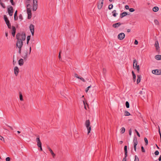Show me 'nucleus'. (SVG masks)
Segmentation results:
<instances>
[{"label": "nucleus", "mask_w": 161, "mask_h": 161, "mask_svg": "<svg viewBox=\"0 0 161 161\" xmlns=\"http://www.w3.org/2000/svg\"><path fill=\"white\" fill-rule=\"evenodd\" d=\"M26 38L25 34L24 32L18 33L16 35V38L17 40L24 41Z\"/></svg>", "instance_id": "f257e3e1"}, {"label": "nucleus", "mask_w": 161, "mask_h": 161, "mask_svg": "<svg viewBox=\"0 0 161 161\" xmlns=\"http://www.w3.org/2000/svg\"><path fill=\"white\" fill-rule=\"evenodd\" d=\"M90 122L89 119L87 120L85 123V125L88 131V134L90 132L91 130V127L90 125Z\"/></svg>", "instance_id": "f03ea898"}, {"label": "nucleus", "mask_w": 161, "mask_h": 161, "mask_svg": "<svg viewBox=\"0 0 161 161\" xmlns=\"http://www.w3.org/2000/svg\"><path fill=\"white\" fill-rule=\"evenodd\" d=\"M133 67L134 69H136L137 72L139 73L140 70V67L139 65H137V61L136 59L133 60Z\"/></svg>", "instance_id": "7ed1b4c3"}, {"label": "nucleus", "mask_w": 161, "mask_h": 161, "mask_svg": "<svg viewBox=\"0 0 161 161\" xmlns=\"http://www.w3.org/2000/svg\"><path fill=\"white\" fill-rule=\"evenodd\" d=\"M4 19V20L6 22V24L7 25L8 28L9 29H11V24L10 23L8 19L7 16L5 15H4L3 16Z\"/></svg>", "instance_id": "20e7f679"}, {"label": "nucleus", "mask_w": 161, "mask_h": 161, "mask_svg": "<svg viewBox=\"0 0 161 161\" xmlns=\"http://www.w3.org/2000/svg\"><path fill=\"white\" fill-rule=\"evenodd\" d=\"M23 46V41L20 40H17L16 47L19 48H21Z\"/></svg>", "instance_id": "39448f33"}, {"label": "nucleus", "mask_w": 161, "mask_h": 161, "mask_svg": "<svg viewBox=\"0 0 161 161\" xmlns=\"http://www.w3.org/2000/svg\"><path fill=\"white\" fill-rule=\"evenodd\" d=\"M125 36V34L123 33H121L118 35L117 37L119 40H122L124 38Z\"/></svg>", "instance_id": "423d86ee"}, {"label": "nucleus", "mask_w": 161, "mask_h": 161, "mask_svg": "<svg viewBox=\"0 0 161 161\" xmlns=\"http://www.w3.org/2000/svg\"><path fill=\"white\" fill-rule=\"evenodd\" d=\"M30 31L31 33L32 36H34V26L32 24H31L29 26Z\"/></svg>", "instance_id": "0eeeda50"}, {"label": "nucleus", "mask_w": 161, "mask_h": 161, "mask_svg": "<svg viewBox=\"0 0 161 161\" xmlns=\"http://www.w3.org/2000/svg\"><path fill=\"white\" fill-rule=\"evenodd\" d=\"M8 10L9 15L10 16H12L13 13V7L12 6H10L9 8H8Z\"/></svg>", "instance_id": "6e6552de"}, {"label": "nucleus", "mask_w": 161, "mask_h": 161, "mask_svg": "<svg viewBox=\"0 0 161 161\" xmlns=\"http://www.w3.org/2000/svg\"><path fill=\"white\" fill-rule=\"evenodd\" d=\"M152 73L155 75H159L161 74V70L158 69L153 70H152Z\"/></svg>", "instance_id": "1a4fd4ad"}, {"label": "nucleus", "mask_w": 161, "mask_h": 161, "mask_svg": "<svg viewBox=\"0 0 161 161\" xmlns=\"http://www.w3.org/2000/svg\"><path fill=\"white\" fill-rule=\"evenodd\" d=\"M36 142L37 143V145L38 147H40V146H42V143L41 142L39 136L36 139Z\"/></svg>", "instance_id": "9d476101"}, {"label": "nucleus", "mask_w": 161, "mask_h": 161, "mask_svg": "<svg viewBox=\"0 0 161 161\" xmlns=\"http://www.w3.org/2000/svg\"><path fill=\"white\" fill-rule=\"evenodd\" d=\"M14 74L16 75V76H17L18 74L19 71V69H18V68L16 66L14 67Z\"/></svg>", "instance_id": "9b49d317"}, {"label": "nucleus", "mask_w": 161, "mask_h": 161, "mask_svg": "<svg viewBox=\"0 0 161 161\" xmlns=\"http://www.w3.org/2000/svg\"><path fill=\"white\" fill-rule=\"evenodd\" d=\"M22 57L25 59H26L27 58V51H25L22 54Z\"/></svg>", "instance_id": "f8f14e48"}, {"label": "nucleus", "mask_w": 161, "mask_h": 161, "mask_svg": "<svg viewBox=\"0 0 161 161\" xmlns=\"http://www.w3.org/2000/svg\"><path fill=\"white\" fill-rule=\"evenodd\" d=\"M121 24L120 22H118L113 24L112 26L114 28H117L120 25H121Z\"/></svg>", "instance_id": "ddd939ff"}, {"label": "nucleus", "mask_w": 161, "mask_h": 161, "mask_svg": "<svg viewBox=\"0 0 161 161\" xmlns=\"http://www.w3.org/2000/svg\"><path fill=\"white\" fill-rule=\"evenodd\" d=\"M127 15H128L127 13L126 12H124L120 14V18H122L123 17H125V16Z\"/></svg>", "instance_id": "4468645a"}, {"label": "nucleus", "mask_w": 161, "mask_h": 161, "mask_svg": "<svg viewBox=\"0 0 161 161\" xmlns=\"http://www.w3.org/2000/svg\"><path fill=\"white\" fill-rule=\"evenodd\" d=\"M133 142L134 146H136L138 142L137 138L136 137H134L133 139Z\"/></svg>", "instance_id": "2eb2a0df"}, {"label": "nucleus", "mask_w": 161, "mask_h": 161, "mask_svg": "<svg viewBox=\"0 0 161 161\" xmlns=\"http://www.w3.org/2000/svg\"><path fill=\"white\" fill-rule=\"evenodd\" d=\"M125 156L126 158L127 156V146H125L124 147Z\"/></svg>", "instance_id": "dca6fc26"}, {"label": "nucleus", "mask_w": 161, "mask_h": 161, "mask_svg": "<svg viewBox=\"0 0 161 161\" xmlns=\"http://www.w3.org/2000/svg\"><path fill=\"white\" fill-rule=\"evenodd\" d=\"M16 32V29L15 27H12V36H14Z\"/></svg>", "instance_id": "f3484780"}, {"label": "nucleus", "mask_w": 161, "mask_h": 161, "mask_svg": "<svg viewBox=\"0 0 161 161\" xmlns=\"http://www.w3.org/2000/svg\"><path fill=\"white\" fill-rule=\"evenodd\" d=\"M137 83L138 84L141 81V76L140 75H137Z\"/></svg>", "instance_id": "a211bd4d"}, {"label": "nucleus", "mask_w": 161, "mask_h": 161, "mask_svg": "<svg viewBox=\"0 0 161 161\" xmlns=\"http://www.w3.org/2000/svg\"><path fill=\"white\" fill-rule=\"evenodd\" d=\"M37 7V3H33V10L35 11L36 10Z\"/></svg>", "instance_id": "6ab92c4d"}, {"label": "nucleus", "mask_w": 161, "mask_h": 161, "mask_svg": "<svg viewBox=\"0 0 161 161\" xmlns=\"http://www.w3.org/2000/svg\"><path fill=\"white\" fill-rule=\"evenodd\" d=\"M132 74L133 77V81H134V82H135L136 80V75L134 73L133 71H132Z\"/></svg>", "instance_id": "aec40b11"}, {"label": "nucleus", "mask_w": 161, "mask_h": 161, "mask_svg": "<svg viewBox=\"0 0 161 161\" xmlns=\"http://www.w3.org/2000/svg\"><path fill=\"white\" fill-rule=\"evenodd\" d=\"M24 64V62L23 61V59L22 58H20L19 60V64L20 66Z\"/></svg>", "instance_id": "412c9836"}, {"label": "nucleus", "mask_w": 161, "mask_h": 161, "mask_svg": "<svg viewBox=\"0 0 161 161\" xmlns=\"http://www.w3.org/2000/svg\"><path fill=\"white\" fill-rule=\"evenodd\" d=\"M155 46L156 48V50H157L159 48V44L158 42V41H156L155 42Z\"/></svg>", "instance_id": "4be33fe9"}, {"label": "nucleus", "mask_w": 161, "mask_h": 161, "mask_svg": "<svg viewBox=\"0 0 161 161\" xmlns=\"http://www.w3.org/2000/svg\"><path fill=\"white\" fill-rule=\"evenodd\" d=\"M155 58L158 60H161V55H158L155 56Z\"/></svg>", "instance_id": "5701e85b"}, {"label": "nucleus", "mask_w": 161, "mask_h": 161, "mask_svg": "<svg viewBox=\"0 0 161 161\" xmlns=\"http://www.w3.org/2000/svg\"><path fill=\"white\" fill-rule=\"evenodd\" d=\"M17 11L16 10L15 13H14V19L15 20H17L18 19V17L17 16Z\"/></svg>", "instance_id": "b1692460"}, {"label": "nucleus", "mask_w": 161, "mask_h": 161, "mask_svg": "<svg viewBox=\"0 0 161 161\" xmlns=\"http://www.w3.org/2000/svg\"><path fill=\"white\" fill-rule=\"evenodd\" d=\"M153 10L154 12H157L158 10V7H155L153 8Z\"/></svg>", "instance_id": "393cba45"}, {"label": "nucleus", "mask_w": 161, "mask_h": 161, "mask_svg": "<svg viewBox=\"0 0 161 161\" xmlns=\"http://www.w3.org/2000/svg\"><path fill=\"white\" fill-rule=\"evenodd\" d=\"M27 12L28 14H31V10L30 8H27Z\"/></svg>", "instance_id": "a878e982"}, {"label": "nucleus", "mask_w": 161, "mask_h": 161, "mask_svg": "<svg viewBox=\"0 0 161 161\" xmlns=\"http://www.w3.org/2000/svg\"><path fill=\"white\" fill-rule=\"evenodd\" d=\"M31 36H28L27 37V44H28L29 43V41L30 40Z\"/></svg>", "instance_id": "bb28decb"}, {"label": "nucleus", "mask_w": 161, "mask_h": 161, "mask_svg": "<svg viewBox=\"0 0 161 161\" xmlns=\"http://www.w3.org/2000/svg\"><path fill=\"white\" fill-rule=\"evenodd\" d=\"M144 139L145 142V145H147L148 144V142L147 139L146 137H145Z\"/></svg>", "instance_id": "cd10ccee"}, {"label": "nucleus", "mask_w": 161, "mask_h": 161, "mask_svg": "<svg viewBox=\"0 0 161 161\" xmlns=\"http://www.w3.org/2000/svg\"><path fill=\"white\" fill-rule=\"evenodd\" d=\"M121 133L122 134L124 133L125 132V128L124 127H122L121 128Z\"/></svg>", "instance_id": "c85d7f7f"}, {"label": "nucleus", "mask_w": 161, "mask_h": 161, "mask_svg": "<svg viewBox=\"0 0 161 161\" xmlns=\"http://www.w3.org/2000/svg\"><path fill=\"white\" fill-rule=\"evenodd\" d=\"M154 22L155 24L156 25H159V23L157 19H155L154 20Z\"/></svg>", "instance_id": "c756f323"}, {"label": "nucleus", "mask_w": 161, "mask_h": 161, "mask_svg": "<svg viewBox=\"0 0 161 161\" xmlns=\"http://www.w3.org/2000/svg\"><path fill=\"white\" fill-rule=\"evenodd\" d=\"M125 106L127 108H129L130 107L129 103L128 101H126L125 102Z\"/></svg>", "instance_id": "7c9ffc66"}, {"label": "nucleus", "mask_w": 161, "mask_h": 161, "mask_svg": "<svg viewBox=\"0 0 161 161\" xmlns=\"http://www.w3.org/2000/svg\"><path fill=\"white\" fill-rule=\"evenodd\" d=\"M113 8V5L112 4H110L108 7L109 9L110 10L112 9Z\"/></svg>", "instance_id": "2f4dec72"}, {"label": "nucleus", "mask_w": 161, "mask_h": 161, "mask_svg": "<svg viewBox=\"0 0 161 161\" xmlns=\"http://www.w3.org/2000/svg\"><path fill=\"white\" fill-rule=\"evenodd\" d=\"M134 161H139V158L136 155L135 156V159Z\"/></svg>", "instance_id": "473e14b6"}, {"label": "nucleus", "mask_w": 161, "mask_h": 161, "mask_svg": "<svg viewBox=\"0 0 161 161\" xmlns=\"http://www.w3.org/2000/svg\"><path fill=\"white\" fill-rule=\"evenodd\" d=\"M103 75H104L106 72V70L105 68L103 69Z\"/></svg>", "instance_id": "72a5a7b5"}, {"label": "nucleus", "mask_w": 161, "mask_h": 161, "mask_svg": "<svg viewBox=\"0 0 161 161\" xmlns=\"http://www.w3.org/2000/svg\"><path fill=\"white\" fill-rule=\"evenodd\" d=\"M125 115L129 116L130 115V113L127 111H126L125 112Z\"/></svg>", "instance_id": "f704fd0d"}, {"label": "nucleus", "mask_w": 161, "mask_h": 161, "mask_svg": "<svg viewBox=\"0 0 161 161\" xmlns=\"http://www.w3.org/2000/svg\"><path fill=\"white\" fill-rule=\"evenodd\" d=\"M61 52V51H60L59 52V55H58V58H59V59L60 60L62 61V58H61V55H60Z\"/></svg>", "instance_id": "c9c22d12"}, {"label": "nucleus", "mask_w": 161, "mask_h": 161, "mask_svg": "<svg viewBox=\"0 0 161 161\" xmlns=\"http://www.w3.org/2000/svg\"><path fill=\"white\" fill-rule=\"evenodd\" d=\"M74 76L78 79H79L80 77L78 76V75L76 73L74 74Z\"/></svg>", "instance_id": "e433bc0d"}, {"label": "nucleus", "mask_w": 161, "mask_h": 161, "mask_svg": "<svg viewBox=\"0 0 161 161\" xmlns=\"http://www.w3.org/2000/svg\"><path fill=\"white\" fill-rule=\"evenodd\" d=\"M19 98H20V100L21 101L23 100V97L21 94H19Z\"/></svg>", "instance_id": "4c0bfd02"}, {"label": "nucleus", "mask_w": 161, "mask_h": 161, "mask_svg": "<svg viewBox=\"0 0 161 161\" xmlns=\"http://www.w3.org/2000/svg\"><path fill=\"white\" fill-rule=\"evenodd\" d=\"M0 5H1V6H2V7L3 8H5V7L4 4V3H2L1 2L0 3Z\"/></svg>", "instance_id": "58836bf2"}, {"label": "nucleus", "mask_w": 161, "mask_h": 161, "mask_svg": "<svg viewBox=\"0 0 161 161\" xmlns=\"http://www.w3.org/2000/svg\"><path fill=\"white\" fill-rule=\"evenodd\" d=\"M91 86L90 85V86H88L86 89V92H87L88 91L89 89L91 88Z\"/></svg>", "instance_id": "ea45409f"}, {"label": "nucleus", "mask_w": 161, "mask_h": 161, "mask_svg": "<svg viewBox=\"0 0 161 161\" xmlns=\"http://www.w3.org/2000/svg\"><path fill=\"white\" fill-rule=\"evenodd\" d=\"M6 125L8 127H9L12 130H13V127H12V126H9V125H7V124H6Z\"/></svg>", "instance_id": "a19ab883"}, {"label": "nucleus", "mask_w": 161, "mask_h": 161, "mask_svg": "<svg viewBox=\"0 0 161 161\" xmlns=\"http://www.w3.org/2000/svg\"><path fill=\"white\" fill-rule=\"evenodd\" d=\"M141 150L142 152L145 153V150L143 146L141 147Z\"/></svg>", "instance_id": "79ce46f5"}, {"label": "nucleus", "mask_w": 161, "mask_h": 161, "mask_svg": "<svg viewBox=\"0 0 161 161\" xmlns=\"http://www.w3.org/2000/svg\"><path fill=\"white\" fill-rule=\"evenodd\" d=\"M19 18L21 20H22L23 19V17L22 15L21 14H20L19 16Z\"/></svg>", "instance_id": "37998d69"}, {"label": "nucleus", "mask_w": 161, "mask_h": 161, "mask_svg": "<svg viewBox=\"0 0 161 161\" xmlns=\"http://www.w3.org/2000/svg\"><path fill=\"white\" fill-rule=\"evenodd\" d=\"M0 140L4 142V140L3 137L0 135Z\"/></svg>", "instance_id": "c03bdc74"}, {"label": "nucleus", "mask_w": 161, "mask_h": 161, "mask_svg": "<svg viewBox=\"0 0 161 161\" xmlns=\"http://www.w3.org/2000/svg\"><path fill=\"white\" fill-rule=\"evenodd\" d=\"M159 152L158 151H156L154 153V154L156 155H158L159 154Z\"/></svg>", "instance_id": "a18cd8bd"}, {"label": "nucleus", "mask_w": 161, "mask_h": 161, "mask_svg": "<svg viewBox=\"0 0 161 161\" xmlns=\"http://www.w3.org/2000/svg\"><path fill=\"white\" fill-rule=\"evenodd\" d=\"M135 10L133 8H130L129 9V11L130 12H133L134 11H135Z\"/></svg>", "instance_id": "49530a36"}, {"label": "nucleus", "mask_w": 161, "mask_h": 161, "mask_svg": "<svg viewBox=\"0 0 161 161\" xmlns=\"http://www.w3.org/2000/svg\"><path fill=\"white\" fill-rule=\"evenodd\" d=\"M47 148L48 149V150L51 153L53 152L52 150L49 147H47Z\"/></svg>", "instance_id": "de8ad7c7"}, {"label": "nucleus", "mask_w": 161, "mask_h": 161, "mask_svg": "<svg viewBox=\"0 0 161 161\" xmlns=\"http://www.w3.org/2000/svg\"><path fill=\"white\" fill-rule=\"evenodd\" d=\"M79 79H80L81 80H82V81H83L84 82H85L86 81L82 77H80V78H79Z\"/></svg>", "instance_id": "09e8293b"}, {"label": "nucleus", "mask_w": 161, "mask_h": 161, "mask_svg": "<svg viewBox=\"0 0 161 161\" xmlns=\"http://www.w3.org/2000/svg\"><path fill=\"white\" fill-rule=\"evenodd\" d=\"M52 155V156L53 158H54L55 157V156H56L55 154L53 152L51 153Z\"/></svg>", "instance_id": "8fccbe9b"}, {"label": "nucleus", "mask_w": 161, "mask_h": 161, "mask_svg": "<svg viewBox=\"0 0 161 161\" xmlns=\"http://www.w3.org/2000/svg\"><path fill=\"white\" fill-rule=\"evenodd\" d=\"M10 2L12 5H14V3L13 1V0H10Z\"/></svg>", "instance_id": "3c124183"}, {"label": "nucleus", "mask_w": 161, "mask_h": 161, "mask_svg": "<svg viewBox=\"0 0 161 161\" xmlns=\"http://www.w3.org/2000/svg\"><path fill=\"white\" fill-rule=\"evenodd\" d=\"M31 14H28V19H30L31 18Z\"/></svg>", "instance_id": "603ef678"}, {"label": "nucleus", "mask_w": 161, "mask_h": 161, "mask_svg": "<svg viewBox=\"0 0 161 161\" xmlns=\"http://www.w3.org/2000/svg\"><path fill=\"white\" fill-rule=\"evenodd\" d=\"M10 160V158L9 157H8L6 158V161H9Z\"/></svg>", "instance_id": "864d4df0"}, {"label": "nucleus", "mask_w": 161, "mask_h": 161, "mask_svg": "<svg viewBox=\"0 0 161 161\" xmlns=\"http://www.w3.org/2000/svg\"><path fill=\"white\" fill-rule=\"evenodd\" d=\"M33 3H37V0H33Z\"/></svg>", "instance_id": "5fc2aeb1"}, {"label": "nucleus", "mask_w": 161, "mask_h": 161, "mask_svg": "<svg viewBox=\"0 0 161 161\" xmlns=\"http://www.w3.org/2000/svg\"><path fill=\"white\" fill-rule=\"evenodd\" d=\"M134 44L135 45H137L138 44V42L136 40L135 41Z\"/></svg>", "instance_id": "6e6d98bb"}, {"label": "nucleus", "mask_w": 161, "mask_h": 161, "mask_svg": "<svg viewBox=\"0 0 161 161\" xmlns=\"http://www.w3.org/2000/svg\"><path fill=\"white\" fill-rule=\"evenodd\" d=\"M97 7H98V8L99 9H101V5H100V3H98V4Z\"/></svg>", "instance_id": "4d7b16f0"}, {"label": "nucleus", "mask_w": 161, "mask_h": 161, "mask_svg": "<svg viewBox=\"0 0 161 161\" xmlns=\"http://www.w3.org/2000/svg\"><path fill=\"white\" fill-rule=\"evenodd\" d=\"M125 8L126 9H129V6L128 5H126L125 6Z\"/></svg>", "instance_id": "13d9d810"}, {"label": "nucleus", "mask_w": 161, "mask_h": 161, "mask_svg": "<svg viewBox=\"0 0 161 161\" xmlns=\"http://www.w3.org/2000/svg\"><path fill=\"white\" fill-rule=\"evenodd\" d=\"M129 134L130 136L131 135V129H130L129 131Z\"/></svg>", "instance_id": "bf43d9fd"}, {"label": "nucleus", "mask_w": 161, "mask_h": 161, "mask_svg": "<svg viewBox=\"0 0 161 161\" xmlns=\"http://www.w3.org/2000/svg\"><path fill=\"white\" fill-rule=\"evenodd\" d=\"M118 14L116 13H115V14H113V15L114 17H116V15H117V14Z\"/></svg>", "instance_id": "052dcab7"}, {"label": "nucleus", "mask_w": 161, "mask_h": 161, "mask_svg": "<svg viewBox=\"0 0 161 161\" xmlns=\"http://www.w3.org/2000/svg\"><path fill=\"white\" fill-rule=\"evenodd\" d=\"M116 10H114L112 11V13H113V14L116 13Z\"/></svg>", "instance_id": "680f3d73"}, {"label": "nucleus", "mask_w": 161, "mask_h": 161, "mask_svg": "<svg viewBox=\"0 0 161 161\" xmlns=\"http://www.w3.org/2000/svg\"><path fill=\"white\" fill-rule=\"evenodd\" d=\"M136 146H134V148L135 152H136Z\"/></svg>", "instance_id": "e2e57ef3"}, {"label": "nucleus", "mask_w": 161, "mask_h": 161, "mask_svg": "<svg viewBox=\"0 0 161 161\" xmlns=\"http://www.w3.org/2000/svg\"><path fill=\"white\" fill-rule=\"evenodd\" d=\"M5 36L6 37L8 36V32H5Z\"/></svg>", "instance_id": "0e129e2a"}, {"label": "nucleus", "mask_w": 161, "mask_h": 161, "mask_svg": "<svg viewBox=\"0 0 161 161\" xmlns=\"http://www.w3.org/2000/svg\"><path fill=\"white\" fill-rule=\"evenodd\" d=\"M136 134H137V135L138 136L140 137V135L139 133V132L138 131H137Z\"/></svg>", "instance_id": "69168bd1"}, {"label": "nucleus", "mask_w": 161, "mask_h": 161, "mask_svg": "<svg viewBox=\"0 0 161 161\" xmlns=\"http://www.w3.org/2000/svg\"><path fill=\"white\" fill-rule=\"evenodd\" d=\"M159 161H161V155H160L159 158H158Z\"/></svg>", "instance_id": "338daca9"}, {"label": "nucleus", "mask_w": 161, "mask_h": 161, "mask_svg": "<svg viewBox=\"0 0 161 161\" xmlns=\"http://www.w3.org/2000/svg\"><path fill=\"white\" fill-rule=\"evenodd\" d=\"M126 158L125 157L124 158H123V161H126V159L125 158Z\"/></svg>", "instance_id": "774afa93"}]
</instances>
